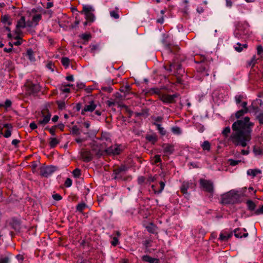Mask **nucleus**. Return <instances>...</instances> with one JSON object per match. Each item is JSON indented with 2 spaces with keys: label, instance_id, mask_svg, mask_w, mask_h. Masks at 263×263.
<instances>
[{
  "label": "nucleus",
  "instance_id": "49530a36",
  "mask_svg": "<svg viewBox=\"0 0 263 263\" xmlns=\"http://www.w3.org/2000/svg\"><path fill=\"white\" fill-rule=\"evenodd\" d=\"M172 131L173 133H174L175 134L179 135V134H181L180 128L177 126L172 127Z\"/></svg>",
  "mask_w": 263,
  "mask_h": 263
},
{
  "label": "nucleus",
  "instance_id": "a878e982",
  "mask_svg": "<svg viewBox=\"0 0 263 263\" xmlns=\"http://www.w3.org/2000/svg\"><path fill=\"white\" fill-rule=\"evenodd\" d=\"M247 44H244L243 45H241L239 43H238L237 44V46L235 47V49L236 51L240 52L242 51L243 48H247Z\"/></svg>",
  "mask_w": 263,
  "mask_h": 263
},
{
  "label": "nucleus",
  "instance_id": "b1692460",
  "mask_svg": "<svg viewBox=\"0 0 263 263\" xmlns=\"http://www.w3.org/2000/svg\"><path fill=\"white\" fill-rule=\"evenodd\" d=\"M146 139L151 142L153 144H155L157 141V136L155 135H149L146 136Z\"/></svg>",
  "mask_w": 263,
  "mask_h": 263
},
{
  "label": "nucleus",
  "instance_id": "dca6fc26",
  "mask_svg": "<svg viewBox=\"0 0 263 263\" xmlns=\"http://www.w3.org/2000/svg\"><path fill=\"white\" fill-rule=\"evenodd\" d=\"M164 153L171 154L173 153L174 149L173 146L168 144H165L163 145Z\"/></svg>",
  "mask_w": 263,
  "mask_h": 263
},
{
  "label": "nucleus",
  "instance_id": "6e6552de",
  "mask_svg": "<svg viewBox=\"0 0 263 263\" xmlns=\"http://www.w3.org/2000/svg\"><path fill=\"white\" fill-rule=\"evenodd\" d=\"M121 151L122 149L120 146L117 145H112L105 150L106 153L109 155H118Z\"/></svg>",
  "mask_w": 263,
  "mask_h": 263
},
{
  "label": "nucleus",
  "instance_id": "052dcab7",
  "mask_svg": "<svg viewBox=\"0 0 263 263\" xmlns=\"http://www.w3.org/2000/svg\"><path fill=\"white\" fill-rule=\"evenodd\" d=\"M11 132H12V130H10V129H7L4 135V136L5 137V138H9L11 136Z\"/></svg>",
  "mask_w": 263,
  "mask_h": 263
},
{
  "label": "nucleus",
  "instance_id": "5fc2aeb1",
  "mask_svg": "<svg viewBox=\"0 0 263 263\" xmlns=\"http://www.w3.org/2000/svg\"><path fill=\"white\" fill-rule=\"evenodd\" d=\"M254 214L256 215L263 214V205L261 208L255 211Z\"/></svg>",
  "mask_w": 263,
  "mask_h": 263
},
{
  "label": "nucleus",
  "instance_id": "58836bf2",
  "mask_svg": "<svg viewBox=\"0 0 263 263\" xmlns=\"http://www.w3.org/2000/svg\"><path fill=\"white\" fill-rule=\"evenodd\" d=\"M230 132L231 128L230 127L228 126L223 129V130L222 132V134L225 137H228V135L230 133Z\"/></svg>",
  "mask_w": 263,
  "mask_h": 263
},
{
  "label": "nucleus",
  "instance_id": "603ef678",
  "mask_svg": "<svg viewBox=\"0 0 263 263\" xmlns=\"http://www.w3.org/2000/svg\"><path fill=\"white\" fill-rule=\"evenodd\" d=\"M81 37L85 41H88L90 39L91 35L89 34H83Z\"/></svg>",
  "mask_w": 263,
  "mask_h": 263
},
{
  "label": "nucleus",
  "instance_id": "2f4dec72",
  "mask_svg": "<svg viewBox=\"0 0 263 263\" xmlns=\"http://www.w3.org/2000/svg\"><path fill=\"white\" fill-rule=\"evenodd\" d=\"M149 92L154 94H157L159 95V97L160 98L161 95H162V93L161 91V89L158 88H151L149 90Z\"/></svg>",
  "mask_w": 263,
  "mask_h": 263
},
{
  "label": "nucleus",
  "instance_id": "f03ea898",
  "mask_svg": "<svg viewBox=\"0 0 263 263\" xmlns=\"http://www.w3.org/2000/svg\"><path fill=\"white\" fill-rule=\"evenodd\" d=\"M239 196L238 193L234 190H231L221 196L220 202L222 204H233L239 199Z\"/></svg>",
  "mask_w": 263,
  "mask_h": 263
},
{
  "label": "nucleus",
  "instance_id": "9d476101",
  "mask_svg": "<svg viewBox=\"0 0 263 263\" xmlns=\"http://www.w3.org/2000/svg\"><path fill=\"white\" fill-rule=\"evenodd\" d=\"M81 155L84 161L88 162L92 160L93 157L90 151L87 149H83L81 153Z\"/></svg>",
  "mask_w": 263,
  "mask_h": 263
},
{
  "label": "nucleus",
  "instance_id": "8fccbe9b",
  "mask_svg": "<svg viewBox=\"0 0 263 263\" xmlns=\"http://www.w3.org/2000/svg\"><path fill=\"white\" fill-rule=\"evenodd\" d=\"M64 184L66 187H70L72 184V180L69 178H67L65 180Z\"/></svg>",
  "mask_w": 263,
  "mask_h": 263
},
{
  "label": "nucleus",
  "instance_id": "0e129e2a",
  "mask_svg": "<svg viewBox=\"0 0 263 263\" xmlns=\"http://www.w3.org/2000/svg\"><path fill=\"white\" fill-rule=\"evenodd\" d=\"M75 140L77 143H82V142H84L86 140H87V138H77Z\"/></svg>",
  "mask_w": 263,
  "mask_h": 263
},
{
  "label": "nucleus",
  "instance_id": "20e7f679",
  "mask_svg": "<svg viewBox=\"0 0 263 263\" xmlns=\"http://www.w3.org/2000/svg\"><path fill=\"white\" fill-rule=\"evenodd\" d=\"M94 10L93 8L91 6L84 5H83V10L81 13L85 14L86 19L87 21L93 22L95 20V15L93 13Z\"/></svg>",
  "mask_w": 263,
  "mask_h": 263
},
{
  "label": "nucleus",
  "instance_id": "7ed1b4c3",
  "mask_svg": "<svg viewBox=\"0 0 263 263\" xmlns=\"http://www.w3.org/2000/svg\"><path fill=\"white\" fill-rule=\"evenodd\" d=\"M128 170V167L125 165H121L114 170L112 177L114 179L118 180H125V175Z\"/></svg>",
  "mask_w": 263,
  "mask_h": 263
},
{
  "label": "nucleus",
  "instance_id": "c756f323",
  "mask_svg": "<svg viewBox=\"0 0 263 263\" xmlns=\"http://www.w3.org/2000/svg\"><path fill=\"white\" fill-rule=\"evenodd\" d=\"M247 205L248 208L250 211H253L256 207L255 204L251 200H248L247 201Z\"/></svg>",
  "mask_w": 263,
  "mask_h": 263
},
{
  "label": "nucleus",
  "instance_id": "393cba45",
  "mask_svg": "<svg viewBox=\"0 0 263 263\" xmlns=\"http://www.w3.org/2000/svg\"><path fill=\"white\" fill-rule=\"evenodd\" d=\"M59 143V140L56 138H50L49 145L51 147H54L58 144Z\"/></svg>",
  "mask_w": 263,
  "mask_h": 263
},
{
  "label": "nucleus",
  "instance_id": "2eb2a0df",
  "mask_svg": "<svg viewBox=\"0 0 263 263\" xmlns=\"http://www.w3.org/2000/svg\"><path fill=\"white\" fill-rule=\"evenodd\" d=\"M106 104L107 105L108 107H111L112 106H114L116 104L118 105L119 106L125 107L126 109H127V107L126 105H122V104H119V101L118 100H115L114 99V101L112 100H107L106 102Z\"/></svg>",
  "mask_w": 263,
  "mask_h": 263
},
{
  "label": "nucleus",
  "instance_id": "4be33fe9",
  "mask_svg": "<svg viewBox=\"0 0 263 263\" xmlns=\"http://www.w3.org/2000/svg\"><path fill=\"white\" fill-rule=\"evenodd\" d=\"M146 230L151 233H154L156 231L157 227L152 223H150L148 225L146 226Z\"/></svg>",
  "mask_w": 263,
  "mask_h": 263
},
{
  "label": "nucleus",
  "instance_id": "f704fd0d",
  "mask_svg": "<svg viewBox=\"0 0 263 263\" xmlns=\"http://www.w3.org/2000/svg\"><path fill=\"white\" fill-rule=\"evenodd\" d=\"M255 116L259 124H263V111L258 113Z\"/></svg>",
  "mask_w": 263,
  "mask_h": 263
},
{
  "label": "nucleus",
  "instance_id": "9b49d317",
  "mask_svg": "<svg viewBox=\"0 0 263 263\" xmlns=\"http://www.w3.org/2000/svg\"><path fill=\"white\" fill-rule=\"evenodd\" d=\"M40 90V86L38 84L29 83L28 84V91L30 94L36 93Z\"/></svg>",
  "mask_w": 263,
  "mask_h": 263
},
{
  "label": "nucleus",
  "instance_id": "69168bd1",
  "mask_svg": "<svg viewBox=\"0 0 263 263\" xmlns=\"http://www.w3.org/2000/svg\"><path fill=\"white\" fill-rule=\"evenodd\" d=\"M102 89L105 91L108 92H111L112 90V88L111 87H103Z\"/></svg>",
  "mask_w": 263,
  "mask_h": 263
},
{
  "label": "nucleus",
  "instance_id": "1a4fd4ad",
  "mask_svg": "<svg viewBox=\"0 0 263 263\" xmlns=\"http://www.w3.org/2000/svg\"><path fill=\"white\" fill-rule=\"evenodd\" d=\"M43 119L39 121V123L42 125L46 124L49 121L51 118V114L48 110H43L42 111Z\"/></svg>",
  "mask_w": 263,
  "mask_h": 263
},
{
  "label": "nucleus",
  "instance_id": "ddd939ff",
  "mask_svg": "<svg viewBox=\"0 0 263 263\" xmlns=\"http://www.w3.org/2000/svg\"><path fill=\"white\" fill-rule=\"evenodd\" d=\"M26 27L25 18L24 16H21V18L17 21L16 28V33L19 34L20 28H24Z\"/></svg>",
  "mask_w": 263,
  "mask_h": 263
},
{
  "label": "nucleus",
  "instance_id": "680f3d73",
  "mask_svg": "<svg viewBox=\"0 0 263 263\" xmlns=\"http://www.w3.org/2000/svg\"><path fill=\"white\" fill-rule=\"evenodd\" d=\"M52 198L55 200H57V201H59V200H60L61 199H62V196L58 194H53L52 195Z\"/></svg>",
  "mask_w": 263,
  "mask_h": 263
},
{
  "label": "nucleus",
  "instance_id": "a211bd4d",
  "mask_svg": "<svg viewBox=\"0 0 263 263\" xmlns=\"http://www.w3.org/2000/svg\"><path fill=\"white\" fill-rule=\"evenodd\" d=\"M232 233L225 234L221 233L218 239L221 241H226L232 236Z\"/></svg>",
  "mask_w": 263,
  "mask_h": 263
},
{
  "label": "nucleus",
  "instance_id": "bf43d9fd",
  "mask_svg": "<svg viewBox=\"0 0 263 263\" xmlns=\"http://www.w3.org/2000/svg\"><path fill=\"white\" fill-rule=\"evenodd\" d=\"M250 108L251 110L254 111L255 115L258 114L259 108L257 106H254V105H252L250 106Z\"/></svg>",
  "mask_w": 263,
  "mask_h": 263
},
{
  "label": "nucleus",
  "instance_id": "c03bdc74",
  "mask_svg": "<svg viewBox=\"0 0 263 263\" xmlns=\"http://www.w3.org/2000/svg\"><path fill=\"white\" fill-rule=\"evenodd\" d=\"M160 189L159 191H155V194H160L163 190L164 186H165V183L163 181H161L160 182Z\"/></svg>",
  "mask_w": 263,
  "mask_h": 263
},
{
  "label": "nucleus",
  "instance_id": "ea45409f",
  "mask_svg": "<svg viewBox=\"0 0 263 263\" xmlns=\"http://www.w3.org/2000/svg\"><path fill=\"white\" fill-rule=\"evenodd\" d=\"M72 174L75 178H79L81 175V170L79 168H76L72 172Z\"/></svg>",
  "mask_w": 263,
  "mask_h": 263
},
{
  "label": "nucleus",
  "instance_id": "4d7b16f0",
  "mask_svg": "<svg viewBox=\"0 0 263 263\" xmlns=\"http://www.w3.org/2000/svg\"><path fill=\"white\" fill-rule=\"evenodd\" d=\"M119 243V240L118 238L114 237H113L112 240L111 242V243L114 246H116Z\"/></svg>",
  "mask_w": 263,
  "mask_h": 263
},
{
  "label": "nucleus",
  "instance_id": "3c124183",
  "mask_svg": "<svg viewBox=\"0 0 263 263\" xmlns=\"http://www.w3.org/2000/svg\"><path fill=\"white\" fill-rule=\"evenodd\" d=\"M91 52L93 53H95V51L98 50L99 48V46L97 45H92L90 46Z\"/></svg>",
  "mask_w": 263,
  "mask_h": 263
},
{
  "label": "nucleus",
  "instance_id": "79ce46f5",
  "mask_svg": "<svg viewBox=\"0 0 263 263\" xmlns=\"http://www.w3.org/2000/svg\"><path fill=\"white\" fill-rule=\"evenodd\" d=\"M234 235L237 238H242V236L241 235L240 229L237 228L234 231Z\"/></svg>",
  "mask_w": 263,
  "mask_h": 263
},
{
  "label": "nucleus",
  "instance_id": "7c9ffc66",
  "mask_svg": "<svg viewBox=\"0 0 263 263\" xmlns=\"http://www.w3.org/2000/svg\"><path fill=\"white\" fill-rule=\"evenodd\" d=\"M80 129L77 126H73L71 128V134L74 136H79L80 135Z\"/></svg>",
  "mask_w": 263,
  "mask_h": 263
},
{
  "label": "nucleus",
  "instance_id": "72a5a7b5",
  "mask_svg": "<svg viewBox=\"0 0 263 263\" xmlns=\"http://www.w3.org/2000/svg\"><path fill=\"white\" fill-rule=\"evenodd\" d=\"M41 14H36L32 17V20L34 23L35 25H37L38 24V22L41 20Z\"/></svg>",
  "mask_w": 263,
  "mask_h": 263
},
{
  "label": "nucleus",
  "instance_id": "f3484780",
  "mask_svg": "<svg viewBox=\"0 0 263 263\" xmlns=\"http://www.w3.org/2000/svg\"><path fill=\"white\" fill-rule=\"evenodd\" d=\"M142 260L144 261L149 263H158L159 260L155 258H153L148 255H144L142 257Z\"/></svg>",
  "mask_w": 263,
  "mask_h": 263
},
{
  "label": "nucleus",
  "instance_id": "6ab92c4d",
  "mask_svg": "<svg viewBox=\"0 0 263 263\" xmlns=\"http://www.w3.org/2000/svg\"><path fill=\"white\" fill-rule=\"evenodd\" d=\"M261 171L259 169H249L247 171V174L251 176L253 178L257 174H261Z\"/></svg>",
  "mask_w": 263,
  "mask_h": 263
},
{
  "label": "nucleus",
  "instance_id": "c9c22d12",
  "mask_svg": "<svg viewBox=\"0 0 263 263\" xmlns=\"http://www.w3.org/2000/svg\"><path fill=\"white\" fill-rule=\"evenodd\" d=\"M27 55L28 56V58L31 61H34L35 60V58L33 56V51L32 49H29L27 50Z\"/></svg>",
  "mask_w": 263,
  "mask_h": 263
},
{
  "label": "nucleus",
  "instance_id": "e2e57ef3",
  "mask_svg": "<svg viewBox=\"0 0 263 263\" xmlns=\"http://www.w3.org/2000/svg\"><path fill=\"white\" fill-rule=\"evenodd\" d=\"M152 242L151 240H145L143 242V245L146 248H148L151 247V243Z\"/></svg>",
  "mask_w": 263,
  "mask_h": 263
},
{
  "label": "nucleus",
  "instance_id": "cd10ccee",
  "mask_svg": "<svg viewBox=\"0 0 263 263\" xmlns=\"http://www.w3.org/2000/svg\"><path fill=\"white\" fill-rule=\"evenodd\" d=\"M257 59L255 55H253L250 61L247 62V66L253 67L256 63Z\"/></svg>",
  "mask_w": 263,
  "mask_h": 263
},
{
  "label": "nucleus",
  "instance_id": "774afa93",
  "mask_svg": "<svg viewBox=\"0 0 263 263\" xmlns=\"http://www.w3.org/2000/svg\"><path fill=\"white\" fill-rule=\"evenodd\" d=\"M11 104H12V103H11V101L10 100H7L5 101V106L6 107H7H7H10V106H11Z\"/></svg>",
  "mask_w": 263,
  "mask_h": 263
},
{
  "label": "nucleus",
  "instance_id": "13d9d810",
  "mask_svg": "<svg viewBox=\"0 0 263 263\" xmlns=\"http://www.w3.org/2000/svg\"><path fill=\"white\" fill-rule=\"evenodd\" d=\"M243 98V96L241 95L236 96L235 97V101L237 104H239L241 102L242 99Z\"/></svg>",
  "mask_w": 263,
  "mask_h": 263
},
{
  "label": "nucleus",
  "instance_id": "338daca9",
  "mask_svg": "<svg viewBox=\"0 0 263 263\" xmlns=\"http://www.w3.org/2000/svg\"><path fill=\"white\" fill-rule=\"evenodd\" d=\"M145 181V178L143 176H140L138 178V182L139 184H141Z\"/></svg>",
  "mask_w": 263,
  "mask_h": 263
},
{
  "label": "nucleus",
  "instance_id": "aec40b11",
  "mask_svg": "<svg viewBox=\"0 0 263 263\" xmlns=\"http://www.w3.org/2000/svg\"><path fill=\"white\" fill-rule=\"evenodd\" d=\"M190 183L188 182H184L181 186V191L183 194H187V190L189 188Z\"/></svg>",
  "mask_w": 263,
  "mask_h": 263
},
{
  "label": "nucleus",
  "instance_id": "5701e85b",
  "mask_svg": "<svg viewBox=\"0 0 263 263\" xmlns=\"http://www.w3.org/2000/svg\"><path fill=\"white\" fill-rule=\"evenodd\" d=\"M201 147L204 151L209 152L211 149V144L208 141H204L201 144Z\"/></svg>",
  "mask_w": 263,
  "mask_h": 263
},
{
  "label": "nucleus",
  "instance_id": "bb28decb",
  "mask_svg": "<svg viewBox=\"0 0 263 263\" xmlns=\"http://www.w3.org/2000/svg\"><path fill=\"white\" fill-rule=\"evenodd\" d=\"M248 112V109H242L237 111L235 114V116L237 118H239L242 117L245 114Z\"/></svg>",
  "mask_w": 263,
  "mask_h": 263
},
{
  "label": "nucleus",
  "instance_id": "de8ad7c7",
  "mask_svg": "<svg viewBox=\"0 0 263 263\" xmlns=\"http://www.w3.org/2000/svg\"><path fill=\"white\" fill-rule=\"evenodd\" d=\"M58 105V108L59 109H63L65 108V102L63 101H57V102Z\"/></svg>",
  "mask_w": 263,
  "mask_h": 263
},
{
  "label": "nucleus",
  "instance_id": "c85d7f7f",
  "mask_svg": "<svg viewBox=\"0 0 263 263\" xmlns=\"http://www.w3.org/2000/svg\"><path fill=\"white\" fill-rule=\"evenodd\" d=\"M154 124L157 126L158 130L159 131V133L162 135H165L166 131L164 129V128L161 126V124L157 123H154Z\"/></svg>",
  "mask_w": 263,
  "mask_h": 263
},
{
  "label": "nucleus",
  "instance_id": "864d4df0",
  "mask_svg": "<svg viewBox=\"0 0 263 263\" xmlns=\"http://www.w3.org/2000/svg\"><path fill=\"white\" fill-rule=\"evenodd\" d=\"M26 27H32L36 26L35 25V24L32 20L31 21H28L27 22H26Z\"/></svg>",
  "mask_w": 263,
  "mask_h": 263
},
{
  "label": "nucleus",
  "instance_id": "6e6d98bb",
  "mask_svg": "<svg viewBox=\"0 0 263 263\" xmlns=\"http://www.w3.org/2000/svg\"><path fill=\"white\" fill-rule=\"evenodd\" d=\"M257 53L258 55H261L263 53V48L261 45L257 46Z\"/></svg>",
  "mask_w": 263,
  "mask_h": 263
},
{
  "label": "nucleus",
  "instance_id": "a19ab883",
  "mask_svg": "<svg viewBox=\"0 0 263 263\" xmlns=\"http://www.w3.org/2000/svg\"><path fill=\"white\" fill-rule=\"evenodd\" d=\"M86 205L84 203L79 204L77 206V210L79 212H82L83 210L86 208Z\"/></svg>",
  "mask_w": 263,
  "mask_h": 263
},
{
  "label": "nucleus",
  "instance_id": "0eeeda50",
  "mask_svg": "<svg viewBox=\"0 0 263 263\" xmlns=\"http://www.w3.org/2000/svg\"><path fill=\"white\" fill-rule=\"evenodd\" d=\"M178 96V95L177 93L172 95L162 94L160 98L161 100L165 103H172Z\"/></svg>",
  "mask_w": 263,
  "mask_h": 263
},
{
  "label": "nucleus",
  "instance_id": "39448f33",
  "mask_svg": "<svg viewBox=\"0 0 263 263\" xmlns=\"http://www.w3.org/2000/svg\"><path fill=\"white\" fill-rule=\"evenodd\" d=\"M199 182L201 187L204 191L209 193H212L213 192V183L211 181L204 179H200Z\"/></svg>",
  "mask_w": 263,
  "mask_h": 263
},
{
  "label": "nucleus",
  "instance_id": "f8f14e48",
  "mask_svg": "<svg viewBox=\"0 0 263 263\" xmlns=\"http://www.w3.org/2000/svg\"><path fill=\"white\" fill-rule=\"evenodd\" d=\"M97 107L96 104L94 101H91L89 102L88 104L85 105L84 109L82 110V114H84L85 112L89 111L92 112L96 109Z\"/></svg>",
  "mask_w": 263,
  "mask_h": 263
},
{
  "label": "nucleus",
  "instance_id": "f257e3e1",
  "mask_svg": "<svg viewBox=\"0 0 263 263\" xmlns=\"http://www.w3.org/2000/svg\"><path fill=\"white\" fill-rule=\"evenodd\" d=\"M253 126L254 123L250 121L248 117L234 122L232 126V133L229 137V141L235 146L246 147L251 139Z\"/></svg>",
  "mask_w": 263,
  "mask_h": 263
},
{
  "label": "nucleus",
  "instance_id": "4468645a",
  "mask_svg": "<svg viewBox=\"0 0 263 263\" xmlns=\"http://www.w3.org/2000/svg\"><path fill=\"white\" fill-rule=\"evenodd\" d=\"M91 151L92 153L98 157H100L103 154V152L101 151L99 146L97 144H93L91 145Z\"/></svg>",
  "mask_w": 263,
  "mask_h": 263
},
{
  "label": "nucleus",
  "instance_id": "37998d69",
  "mask_svg": "<svg viewBox=\"0 0 263 263\" xmlns=\"http://www.w3.org/2000/svg\"><path fill=\"white\" fill-rule=\"evenodd\" d=\"M153 164H156L158 162H161V159L160 158V156L158 155L155 156V157H154V158L153 159Z\"/></svg>",
  "mask_w": 263,
  "mask_h": 263
},
{
  "label": "nucleus",
  "instance_id": "4c0bfd02",
  "mask_svg": "<svg viewBox=\"0 0 263 263\" xmlns=\"http://www.w3.org/2000/svg\"><path fill=\"white\" fill-rule=\"evenodd\" d=\"M115 100L119 101V104H121V101L123 100L125 97H123L121 94L119 92H117L115 94Z\"/></svg>",
  "mask_w": 263,
  "mask_h": 263
},
{
  "label": "nucleus",
  "instance_id": "473e14b6",
  "mask_svg": "<svg viewBox=\"0 0 263 263\" xmlns=\"http://www.w3.org/2000/svg\"><path fill=\"white\" fill-rule=\"evenodd\" d=\"M70 60L69 58L67 57H63L61 59V63L62 65L66 68L68 67L69 65Z\"/></svg>",
  "mask_w": 263,
  "mask_h": 263
},
{
  "label": "nucleus",
  "instance_id": "09e8293b",
  "mask_svg": "<svg viewBox=\"0 0 263 263\" xmlns=\"http://www.w3.org/2000/svg\"><path fill=\"white\" fill-rule=\"evenodd\" d=\"M9 258L8 257H1L0 263H9Z\"/></svg>",
  "mask_w": 263,
  "mask_h": 263
},
{
  "label": "nucleus",
  "instance_id": "e433bc0d",
  "mask_svg": "<svg viewBox=\"0 0 263 263\" xmlns=\"http://www.w3.org/2000/svg\"><path fill=\"white\" fill-rule=\"evenodd\" d=\"M116 10H113L110 12V15L112 17H114L115 19H118L119 18V15L118 14V9L116 8Z\"/></svg>",
  "mask_w": 263,
  "mask_h": 263
},
{
  "label": "nucleus",
  "instance_id": "a18cd8bd",
  "mask_svg": "<svg viewBox=\"0 0 263 263\" xmlns=\"http://www.w3.org/2000/svg\"><path fill=\"white\" fill-rule=\"evenodd\" d=\"M229 162L230 163V165L235 166V165L238 164V163L241 162V160H235L230 159L229 160Z\"/></svg>",
  "mask_w": 263,
  "mask_h": 263
},
{
  "label": "nucleus",
  "instance_id": "423d86ee",
  "mask_svg": "<svg viewBox=\"0 0 263 263\" xmlns=\"http://www.w3.org/2000/svg\"><path fill=\"white\" fill-rule=\"evenodd\" d=\"M56 167L53 166H46L40 167V175L45 177H48L54 173Z\"/></svg>",
  "mask_w": 263,
  "mask_h": 263
},
{
  "label": "nucleus",
  "instance_id": "412c9836",
  "mask_svg": "<svg viewBox=\"0 0 263 263\" xmlns=\"http://www.w3.org/2000/svg\"><path fill=\"white\" fill-rule=\"evenodd\" d=\"M209 66L206 63H201L197 67L198 71L200 72H203L207 70Z\"/></svg>",
  "mask_w": 263,
  "mask_h": 263
}]
</instances>
